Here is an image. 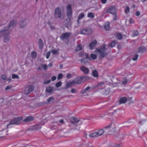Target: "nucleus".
Segmentation results:
<instances>
[{
    "label": "nucleus",
    "mask_w": 147,
    "mask_h": 147,
    "mask_svg": "<svg viewBox=\"0 0 147 147\" xmlns=\"http://www.w3.org/2000/svg\"><path fill=\"white\" fill-rule=\"evenodd\" d=\"M16 20L11 21L8 27L7 28V29H4L0 31V37L2 36H4V42H7L9 39L8 35L9 33V30L7 29L8 28H12L15 26L16 24Z\"/></svg>",
    "instance_id": "1"
},
{
    "label": "nucleus",
    "mask_w": 147,
    "mask_h": 147,
    "mask_svg": "<svg viewBox=\"0 0 147 147\" xmlns=\"http://www.w3.org/2000/svg\"><path fill=\"white\" fill-rule=\"evenodd\" d=\"M67 13L68 17V22L66 24V27L68 29H70L71 25V22L70 19L72 16V9L71 6V4H69L67 7Z\"/></svg>",
    "instance_id": "2"
},
{
    "label": "nucleus",
    "mask_w": 147,
    "mask_h": 147,
    "mask_svg": "<svg viewBox=\"0 0 147 147\" xmlns=\"http://www.w3.org/2000/svg\"><path fill=\"white\" fill-rule=\"evenodd\" d=\"M113 125L107 126L104 128V129H100L96 131L98 136L102 135L104 132L108 133L111 131H114V127L113 126Z\"/></svg>",
    "instance_id": "3"
},
{
    "label": "nucleus",
    "mask_w": 147,
    "mask_h": 147,
    "mask_svg": "<svg viewBox=\"0 0 147 147\" xmlns=\"http://www.w3.org/2000/svg\"><path fill=\"white\" fill-rule=\"evenodd\" d=\"M22 119V118L21 117L15 118L10 121L9 124H7L6 127L8 128V126L11 124L19 125Z\"/></svg>",
    "instance_id": "4"
},
{
    "label": "nucleus",
    "mask_w": 147,
    "mask_h": 147,
    "mask_svg": "<svg viewBox=\"0 0 147 147\" xmlns=\"http://www.w3.org/2000/svg\"><path fill=\"white\" fill-rule=\"evenodd\" d=\"M106 47V46L104 45L102 46L99 49H97L96 51L100 54L102 56L104 57L107 54V53L105 51Z\"/></svg>",
    "instance_id": "5"
},
{
    "label": "nucleus",
    "mask_w": 147,
    "mask_h": 147,
    "mask_svg": "<svg viewBox=\"0 0 147 147\" xmlns=\"http://www.w3.org/2000/svg\"><path fill=\"white\" fill-rule=\"evenodd\" d=\"M34 88V87L32 85L26 87L24 91V93L25 94H28L32 91Z\"/></svg>",
    "instance_id": "6"
},
{
    "label": "nucleus",
    "mask_w": 147,
    "mask_h": 147,
    "mask_svg": "<svg viewBox=\"0 0 147 147\" xmlns=\"http://www.w3.org/2000/svg\"><path fill=\"white\" fill-rule=\"evenodd\" d=\"M88 79V78L87 77L85 76H82L77 78L76 79V80H77V81L80 82L79 83V84L81 83L82 82L86 81Z\"/></svg>",
    "instance_id": "7"
},
{
    "label": "nucleus",
    "mask_w": 147,
    "mask_h": 147,
    "mask_svg": "<svg viewBox=\"0 0 147 147\" xmlns=\"http://www.w3.org/2000/svg\"><path fill=\"white\" fill-rule=\"evenodd\" d=\"M92 33V31L90 29L87 28L86 29H83L80 31V33L81 34L89 35L91 34Z\"/></svg>",
    "instance_id": "8"
},
{
    "label": "nucleus",
    "mask_w": 147,
    "mask_h": 147,
    "mask_svg": "<svg viewBox=\"0 0 147 147\" xmlns=\"http://www.w3.org/2000/svg\"><path fill=\"white\" fill-rule=\"evenodd\" d=\"M107 12L113 14H115L116 13V9L115 7H111L109 8L107 10Z\"/></svg>",
    "instance_id": "9"
},
{
    "label": "nucleus",
    "mask_w": 147,
    "mask_h": 147,
    "mask_svg": "<svg viewBox=\"0 0 147 147\" xmlns=\"http://www.w3.org/2000/svg\"><path fill=\"white\" fill-rule=\"evenodd\" d=\"M84 55H85V58H83L81 60V62L82 64H85L86 63L87 61V59L88 58V55L86 53H83V55L82 56L83 57Z\"/></svg>",
    "instance_id": "10"
},
{
    "label": "nucleus",
    "mask_w": 147,
    "mask_h": 147,
    "mask_svg": "<svg viewBox=\"0 0 147 147\" xmlns=\"http://www.w3.org/2000/svg\"><path fill=\"white\" fill-rule=\"evenodd\" d=\"M55 15L56 18H60L61 16V11L59 8H57L55 9Z\"/></svg>",
    "instance_id": "11"
},
{
    "label": "nucleus",
    "mask_w": 147,
    "mask_h": 147,
    "mask_svg": "<svg viewBox=\"0 0 147 147\" xmlns=\"http://www.w3.org/2000/svg\"><path fill=\"white\" fill-rule=\"evenodd\" d=\"M80 82L78 81H77V80H74L73 81L71 82H69L67 83V87H69L71 86L73 84H79Z\"/></svg>",
    "instance_id": "12"
},
{
    "label": "nucleus",
    "mask_w": 147,
    "mask_h": 147,
    "mask_svg": "<svg viewBox=\"0 0 147 147\" xmlns=\"http://www.w3.org/2000/svg\"><path fill=\"white\" fill-rule=\"evenodd\" d=\"M97 43V41L96 40L92 41L89 45V47L91 49H92L94 48L96 46Z\"/></svg>",
    "instance_id": "13"
},
{
    "label": "nucleus",
    "mask_w": 147,
    "mask_h": 147,
    "mask_svg": "<svg viewBox=\"0 0 147 147\" xmlns=\"http://www.w3.org/2000/svg\"><path fill=\"white\" fill-rule=\"evenodd\" d=\"M80 69L81 71L85 74H87L89 72V70L88 69L85 67L84 66H82L80 67Z\"/></svg>",
    "instance_id": "14"
},
{
    "label": "nucleus",
    "mask_w": 147,
    "mask_h": 147,
    "mask_svg": "<svg viewBox=\"0 0 147 147\" xmlns=\"http://www.w3.org/2000/svg\"><path fill=\"white\" fill-rule=\"evenodd\" d=\"M70 35V34L69 33H65L63 34L62 36L60 37L61 39H63L66 38L68 37Z\"/></svg>",
    "instance_id": "15"
},
{
    "label": "nucleus",
    "mask_w": 147,
    "mask_h": 147,
    "mask_svg": "<svg viewBox=\"0 0 147 147\" xmlns=\"http://www.w3.org/2000/svg\"><path fill=\"white\" fill-rule=\"evenodd\" d=\"M70 121L72 123H75L78 122L79 121V120L77 118L71 117L70 118Z\"/></svg>",
    "instance_id": "16"
},
{
    "label": "nucleus",
    "mask_w": 147,
    "mask_h": 147,
    "mask_svg": "<svg viewBox=\"0 0 147 147\" xmlns=\"http://www.w3.org/2000/svg\"><path fill=\"white\" fill-rule=\"evenodd\" d=\"M34 118L32 116H28L25 119L23 120V121L25 122H29L33 120Z\"/></svg>",
    "instance_id": "17"
},
{
    "label": "nucleus",
    "mask_w": 147,
    "mask_h": 147,
    "mask_svg": "<svg viewBox=\"0 0 147 147\" xmlns=\"http://www.w3.org/2000/svg\"><path fill=\"white\" fill-rule=\"evenodd\" d=\"M43 69L44 70H46L47 69V66L46 65L43 64L40 65V66L37 68L38 70H40Z\"/></svg>",
    "instance_id": "18"
},
{
    "label": "nucleus",
    "mask_w": 147,
    "mask_h": 147,
    "mask_svg": "<svg viewBox=\"0 0 147 147\" xmlns=\"http://www.w3.org/2000/svg\"><path fill=\"white\" fill-rule=\"evenodd\" d=\"M127 100V99L125 97H122L119 100V102L121 103H125Z\"/></svg>",
    "instance_id": "19"
},
{
    "label": "nucleus",
    "mask_w": 147,
    "mask_h": 147,
    "mask_svg": "<svg viewBox=\"0 0 147 147\" xmlns=\"http://www.w3.org/2000/svg\"><path fill=\"white\" fill-rule=\"evenodd\" d=\"M138 52L143 53L146 51V48L144 47H139L138 49Z\"/></svg>",
    "instance_id": "20"
},
{
    "label": "nucleus",
    "mask_w": 147,
    "mask_h": 147,
    "mask_svg": "<svg viewBox=\"0 0 147 147\" xmlns=\"http://www.w3.org/2000/svg\"><path fill=\"white\" fill-rule=\"evenodd\" d=\"M53 88L51 87H48L46 88V91L49 93H52L53 92Z\"/></svg>",
    "instance_id": "21"
},
{
    "label": "nucleus",
    "mask_w": 147,
    "mask_h": 147,
    "mask_svg": "<svg viewBox=\"0 0 147 147\" xmlns=\"http://www.w3.org/2000/svg\"><path fill=\"white\" fill-rule=\"evenodd\" d=\"M104 27L105 29L107 30H109L110 29V23L109 22H107L106 23Z\"/></svg>",
    "instance_id": "22"
},
{
    "label": "nucleus",
    "mask_w": 147,
    "mask_h": 147,
    "mask_svg": "<svg viewBox=\"0 0 147 147\" xmlns=\"http://www.w3.org/2000/svg\"><path fill=\"white\" fill-rule=\"evenodd\" d=\"M89 137L90 138H94L98 137L96 131L91 133L88 135Z\"/></svg>",
    "instance_id": "23"
},
{
    "label": "nucleus",
    "mask_w": 147,
    "mask_h": 147,
    "mask_svg": "<svg viewBox=\"0 0 147 147\" xmlns=\"http://www.w3.org/2000/svg\"><path fill=\"white\" fill-rule=\"evenodd\" d=\"M38 45L40 49H42L43 46V42L41 39H40L39 40Z\"/></svg>",
    "instance_id": "24"
},
{
    "label": "nucleus",
    "mask_w": 147,
    "mask_h": 147,
    "mask_svg": "<svg viewBox=\"0 0 147 147\" xmlns=\"http://www.w3.org/2000/svg\"><path fill=\"white\" fill-rule=\"evenodd\" d=\"M84 16V13H81L80 14L79 16L78 17V19L77 21V22L78 24L79 23V20L83 18Z\"/></svg>",
    "instance_id": "25"
},
{
    "label": "nucleus",
    "mask_w": 147,
    "mask_h": 147,
    "mask_svg": "<svg viewBox=\"0 0 147 147\" xmlns=\"http://www.w3.org/2000/svg\"><path fill=\"white\" fill-rule=\"evenodd\" d=\"M91 88L89 87H87L86 89L82 90V93L84 94V93L86 92L89 90Z\"/></svg>",
    "instance_id": "26"
},
{
    "label": "nucleus",
    "mask_w": 147,
    "mask_h": 147,
    "mask_svg": "<svg viewBox=\"0 0 147 147\" xmlns=\"http://www.w3.org/2000/svg\"><path fill=\"white\" fill-rule=\"evenodd\" d=\"M93 76L95 77H97L98 76V74L97 71L96 70H94L92 72Z\"/></svg>",
    "instance_id": "27"
},
{
    "label": "nucleus",
    "mask_w": 147,
    "mask_h": 147,
    "mask_svg": "<svg viewBox=\"0 0 147 147\" xmlns=\"http://www.w3.org/2000/svg\"><path fill=\"white\" fill-rule=\"evenodd\" d=\"M32 57L34 58H35L36 57L37 53L36 51H33L31 54Z\"/></svg>",
    "instance_id": "28"
},
{
    "label": "nucleus",
    "mask_w": 147,
    "mask_h": 147,
    "mask_svg": "<svg viewBox=\"0 0 147 147\" xmlns=\"http://www.w3.org/2000/svg\"><path fill=\"white\" fill-rule=\"evenodd\" d=\"M88 17L91 18H93L94 17V14L92 13H89L88 14Z\"/></svg>",
    "instance_id": "29"
},
{
    "label": "nucleus",
    "mask_w": 147,
    "mask_h": 147,
    "mask_svg": "<svg viewBox=\"0 0 147 147\" xmlns=\"http://www.w3.org/2000/svg\"><path fill=\"white\" fill-rule=\"evenodd\" d=\"M82 49V46L80 45H79L75 49L76 51H78L81 50Z\"/></svg>",
    "instance_id": "30"
},
{
    "label": "nucleus",
    "mask_w": 147,
    "mask_h": 147,
    "mask_svg": "<svg viewBox=\"0 0 147 147\" xmlns=\"http://www.w3.org/2000/svg\"><path fill=\"white\" fill-rule=\"evenodd\" d=\"M116 42V41H113L108 45V47H109L111 46V47H113L115 46Z\"/></svg>",
    "instance_id": "31"
},
{
    "label": "nucleus",
    "mask_w": 147,
    "mask_h": 147,
    "mask_svg": "<svg viewBox=\"0 0 147 147\" xmlns=\"http://www.w3.org/2000/svg\"><path fill=\"white\" fill-rule=\"evenodd\" d=\"M127 82V79L125 78H124L122 80V84L125 85H126Z\"/></svg>",
    "instance_id": "32"
},
{
    "label": "nucleus",
    "mask_w": 147,
    "mask_h": 147,
    "mask_svg": "<svg viewBox=\"0 0 147 147\" xmlns=\"http://www.w3.org/2000/svg\"><path fill=\"white\" fill-rule=\"evenodd\" d=\"M138 32L137 30H134L133 31L132 35L133 36H136L138 35Z\"/></svg>",
    "instance_id": "33"
},
{
    "label": "nucleus",
    "mask_w": 147,
    "mask_h": 147,
    "mask_svg": "<svg viewBox=\"0 0 147 147\" xmlns=\"http://www.w3.org/2000/svg\"><path fill=\"white\" fill-rule=\"evenodd\" d=\"M116 36L117 38L119 39L120 40L122 38V35L120 33H117L116 34Z\"/></svg>",
    "instance_id": "34"
},
{
    "label": "nucleus",
    "mask_w": 147,
    "mask_h": 147,
    "mask_svg": "<svg viewBox=\"0 0 147 147\" xmlns=\"http://www.w3.org/2000/svg\"><path fill=\"white\" fill-rule=\"evenodd\" d=\"M62 85V83L61 81H59L57 83L55 84V86L56 87H59L60 86Z\"/></svg>",
    "instance_id": "35"
},
{
    "label": "nucleus",
    "mask_w": 147,
    "mask_h": 147,
    "mask_svg": "<svg viewBox=\"0 0 147 147\" xmlns=\"http://www.w3.org/2000/svg\"><path fill=\"white\" fill-rule=\"evenodd\" d=\"M90 57L92 59H95L96 58L97 56L95 54H92L90 55Z\"/></svg>",
    "instance_id": "36"
},
{
    "label": "nucleus",
    "mask_w": 147,
    "mask_h": 147,
    "mask_svg": "<svg viewBox=\"0 0 147 147\" xmlns=\"http://www.w3.org/2000/svg\"><path fill=\"white\" fill-rule=\"evenodd\" d=\"M58 51V49L53 50L51 51V52L53 55H55L57 53Z\"/></svg>",
    "instance_id": "37"
},
{
    "label": "nucleus",
    "mask_w": 147,
    "mask_h": 147,
    "mask_svg": "<svg viewBox=\"0 0 147 147\" xmlns=\"http://www.w3.org/2000/svg\"><path fill=\"white\" fill-rule=\"evenodd\" d=\"M138 55L137 54H136V55H134V56L132 58L133 60L134 61L137 60L138 59Z\"/></svg>",
    "instance_id": "38"
},
{
    "label": "nucleus",
    "mask_w": 147,
    "mask_h": 147,
    "mask_svg": "<svg viewBox=\"0 0 147 147\" xmlns=\"http://www.w3.org/2000/svg\"><path fill=\"white\" fill-rule=\"evenodd\" d=\"M25 25V21H22L20 22V27L21 28H23Z\"/></svg>",
    "instance_id": "39"
},
{
    "label": "nucleus",
    "mask_w": 147,
    "mask_h": 147,
    "mask_svg": "<svg viewBox=\"0 0 147 147\" xmlns=\"http://www.w3.org/2000/svg\"><path fill=\"white\" fill-rule=\"evenodd\" d=\"M13 86L11 85H9L7 86L5 88V90H7L10 89L12 88Z\"/></svg>",
    "instance_id": "40"
},
{
    "label": "nucleus",
    "mask_w": 147,
    "mask_h": 147,
    "mask_svg": "<svg viewBox=\"0 0 147 147\" xmlns=\"http://www.w3.org/2000/svg\"><path fill=\"white\" fill-rule=\"evenodd\" d=\"M12 77L13 79H18L19 78L18 75L15 74L12 75Z\"/></svg>",
    "instance_id": "41"
},
{
    "label": "nucleus",
    "mask_w": 147,
    "mask_h": 147,
    "mask_svg": "<svg viewBox=\"0 0 147 147\" xmlns=\"http://www.w3.org/2000/svg\"><path fill=\"white\" fill-rule=\"evenodd\" d=\"M50 54H51V51H49L47 52V53L46 54V58L47 59H48L49 58Z\"/></svg>",
    "instance_id": "42"
},
{
    "label": "nucleus",
    "mask_w": 147,
    "mask_h": 147,
    "mask_svg": "<svg viewBox=\"0 0 147 147\" xmlns=\"http://www.w3.org/2000/svg\"><path fill=\"white\" fill-rule=\"evenodd\" d=\"M125 12L126 13H128L129 11V9L128 6H127L125 10Z\"/></svg>",
    "instance_id": "43"
},
{
    "label": "nucleus",
    "mask_w": 147,
    "mask_h": 147,
    "mask_svg": "<svg viewBox=\"0 0 147 147\" xmlns=\"http://www.w3.org/2000/svg\"><path fill=\"white\" fill-rule=\"evenodd\" d=\"M63 75L62 74H59L57 77V78L58 80L62 78Z\"/></svg>",
    "instance_id": "44"
},
{
    "label": "nucleus",
    "mask_w": 147,
    "mask_h": 147,
    "mask_svg": "<svg viewBox=\"0 0 147 147\" xmlns=\"http://www.w3.org/2000/svg\"><path fill=\"white\" fill-rule=\"evenodd\" d=\"M53 97H51L47 99V102H49L50 101L53 100Z\"/></svg>",
    "instance_id": "45"
},
{
    "label": "nucleus",
    "mask_w": 147,
    "mask_h": 147,
    "mask_svg": "<svg viewBox=\"0 0 147 147\" xmlns=\"http://www.w3.org/2000/svg\"><path fill=\"white\" fill-rule=\"evenodd\" d=\"M32 129L33 130H36L38 129L37 126L36 125L33 126Z\"/></svg>",
    "instance_id": "46"
},
{
    "label": "nucleus",
    "mask_w": 147,
    "mask_h": 147,
    "mask_svg": "<svg viewBox=\"0 0 147 147\" xmlns=\"http://www.w3.org/2000/svg\"><path fill=\"white\" fill-rule=\"evenodd\" d=\"M129 22L130 24H133L134 22V21L132 19L130 18L129 20Z\"/></svg>",
    "instance_id": "47"
},
{
    "label": "nucleus",
    "mask_w": 147,
    "mask_h": 147,
    "mask_svg": "<svg viewBox=\"0 0 147 147\" xmlns=\"http://www.w3.org/2000/svg\"><path fill=\"white\" fill-rule=\"evenodd\" d=\"M50 80H49L47 81H45L44 82L43 84H48L50 82Z\"/></svg>",
    "instance_id": "48"
},
{
    "label": "nucleus",
    "mask_w": 147,
    "mask_h": 147,
    "mask_svg": "<svg viewBox=\"0 0 147 147\" xmlns=\"http://www.w3.org/2000/svg\"><path fill=\"white\" fill-rule=\"evenodd\" d=\"M114 147H123V146L120 144H116L115 145Z\"/></svg>",
    "instance_id": "49"
},
{
    "label": "nucleus",
    "mask_w": 147,
    "mask_h": 147,
    "mask_svg": "<svg viewBox=\"0 0 147 147\" xmlns=\"http://www.w3.org/2000/svg\"><path fill=\"white\" fill-rule=\"evenodd\" d=\"M56 79V77L55 76H53L51 78V80L53 81H55Z\"/></svg>",
    "instance_id": "50"
},
{
    "label": "nucleus",
    "mask_w": 147,
    "mask_h": 147,
    "mask_svg": "<svg viewBox=\"0 0 147 147\" xmlns=\"http://www.w3.org/2000/svg\"><path fill=\"white\" fill-rule=\"evenodd\" d=\"M71 77V74H68L67 75V77L68 78H70Z\"/></svg>",
    "instance_id": "51"
},
{
    "label": "nucleus",
    "mask_w": 147,
    "mask_h": 147,
    "mask_svg": "<svg viewBox=\"0 0 147 147\" xmlns=\"http://www.w3.org/2000/svg\"><path fill=\"white\" fill-rule=\"evenodd\" d=\"M2 78L3 79L5 80L6 79V76L5 75H3L2 76Z\"/></svg>",
    "instance_id": "52"
},
{
    "label": "nucleus",
    "mask_w": 147,
    "mask_h": 147,
    "mask_svg": "<svg viewBox=\"0 0 147 147\" xmlns=\"http://www.w3.org/2000/svg\"><path fill=\"white\" fill-rule=\"evenodd\" d=\"M140 12L138 11H137L136 13V15L137 16H138L140 15Z\"/></svg>",
    "instance_id": "53"
},
{
    "label": "nucleus",
    "mask_w": 147,
    "mask_h": 147,
    "mask_svg": "<svg viewBox=\"0 0 147 147\" xmlns=\"http://www.w3.org/2000/svg\"><path fill=\"white\" fill-rule=\"evenodd\" d=\"M107 1V0H101V2L103 4L105 3Z\"/></svg>",
    "instance_id": "54"
},
{
    "label": "nucleus",
    "mask_w": 147,
    "mask_h": 147,
    "mask_svg": "<svg viewBox=\"0 0 147 147\" xmlns=\"http://www.w3.org/2000/svg\"><path fill=\"white\" fill-rule=\"evenodd\" d=\"M71 92L73 93H74L76 92V90L74 89H72L71 90Z\"/></svg>",
    "instance_id": "55"
},
{
    "label": "nucleus",
    "mask_w": 147,
    "mask_h": 147,
    "mask_svg": "<svg viewBox=\"0 0 147 147\" xmlns=\"http://www.w3.org/2000/svg\"><path fill=\"white\" fill-rule=\"evenodd\" d=\"M48 24L50 26V28L51 30L53 29L54 28V27H53L51 26H50V23L49 22L48 23Z\"/></svg>",
    "instance_id": "56"
},
{
    "label": "nucleus",
    "mask_w": 147,
    "mask_h": 147,
    "mask_svg": "<svg viewBox=\"0 0 147 147\" xmlns=\"http://www.w3.org/2000/svg\"><path fill=\"white\" fill-rule=\"evenodd\" d=\"M59 122L61 123H63V120L62 119H61V120H59Z\"/></svg>",
    "instance_id": "57"
},
{
    "label": "nucleus",
    "mask_w": 147,
    "mask_h": 147,
    "mask_svg": "<svg viewBox=\"0 0 147 147\" xmlns=\"http://www.w3.org/2000/svg\"><path fill=\"white\" fill-rule=\"evenodd\" d=\"M109 90H108L106 92V94L107 95V94H108L109 93Z\"/></svg>",
    "instance_id": "58"
},
{
    "label": "nucleus",
    "mask_w": 147,
    "mask_h": 147,
    "mask_svg": "<svg viewBox=\"0 0 147 147\" xmlns=\"http://www.w3.org/2000/svg\"><path fill=\"white\" fill-rule=\"evenodd\" d=\"M52 65V64L51 63H50L48 65V66L49 67H51Z\"/></svg>",
    "instance_id": "59"
},
{
    "label": "nucleus",
    "mask_w": 147,
    "mask_h": 147,
    "mask_svg": "<svg viewBox=\"0 0 147 147\" xmlns=\"http://www.w3.org/2000/svg\"><path fill=\"white\" fill-rule=\"evenodd\" d=\"M117 17L116 16H115L114 17V20H117Z\"/></svg>",
    "instance_id": "60"
},
{
    "label": "nucleus",
    "mask_w": 147,
    "mask_h": 147,
    "mask_svg": "<svg viewBox=\"0 0 147 147\" xmlns=\"http://www.w3.org/2000/svg\"><path fill=\"white\" fill-rule=\"evenodd\" d=\"M62 66H62V65H60V68H61L62 67Z\"/></svg>",
    "instance_id": "61"
},
{
    "label": "nucleus",
    "mask_w": 147,
    "mask_h": 147,
    "mask_svg": "<svg viewBox=\"0 0 147 147\" xmlns=\"http://www.w3.org/2000/svg\"><path fill=\"white\" fill-rule=\"evenodd\" d=\"M103 84V83H100V84H99V85H102V84Z\"/></svg>",
    "instance_id": "62"
},
{
    "label": "nucleus",
    "mask_w": 147,
    "mask_h": 147,
    "mask_svg": "<svg viewBox=\"0 0 147 147\" xmlns=\"http://www.w3.org/2000/svg\"><path fill=\"white\" fill-rule=\"evenodd\" d=\"M146 0H141L143 2H144Z\"/></svg>",
    "instance_id": "63"
},
{
    "label": "nucleus",
    "mask_w": 147,
    "mask_h": 147,
    "mask_svg": "<svg viewBox=\"0 0 147 147\" xmlns=\"http://www.w3.org/2000/svg\"><path fill=\"white\" fill-rule=\"evenodd\" d=\"M36 1H38V0H36Z\"/></svg>",
    "instance_id": "64"
}]
</instances>
